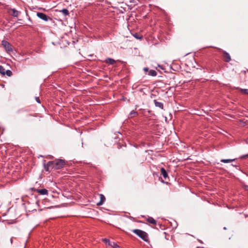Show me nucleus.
<instances>
[{"instance_id":"f03ea898","label":"nucleus","mask_w":248,"mask_h":248,"mask_svg":"<svg viewBox=\"0 0 248 248\" xmlns=\"http://www.w3.org/2000/svg\"><path fill=\"white\" fill-rule=\"evenodd\" d=\"M65 165V161L62 159H58L54 161L53 168L58 170L62 168Z\"/></svg>"},{"instance_id":"393cba45","label":"nucleus","mask_w":248,"mask_h":248,"mask_svg":"<svg viewBox=\"0 0 248 248\" xmlns=\"http://www.w3.org/2000/svg\"><path fill=\"white\" fill-rule=\"evenodd\" d=\"M35 100L37 102H38V103H40L41 102H40V100L39 99V98L38 97H35Z\"/></svg>"},{"instance_id":"ddd939ff","label":"nucleus","mask_w":248,"mask_h":248,"mask_svg":"<svg viewBox=\"0 0 248 248\" xmlns=\"http://www.w3.org/2000/svg\"><path fill=\"white\" fill-rule=\"evenodd\" d=\"M133 36L137 39L141 40L143 38L142 35H140L139 33H135L133 34Z\"/></svg>"},{"instance_id":"aec40b11","label":"nucleus","mask_w":248,"mask_h":248,"mask_svg":"<svg viewBox=\"0 0 248 248\" xmlns=\"http://www.w3.org/2000/svg\"><path fill=\"white\" fill-rule=\"evenodd\" d=\"M6 70L2 66H0V73L2 75H5Z\"/></svg>"},{"instance_id":"6e6552de","label":"nucleus","mask_w":248,"mask_h":248,"mask_svg":"<svg viewBox=\"0 0 248 248\" xmlns=\"http://www.w3.org/2000/svg\"><path fill=\"white\" fill-rule=\"evenodd\" d=\"M100 201L97 203V205H102L106 200L105 197L103 194L100 195Z\"/></svg>"},{"instance_id":"0eeeda50","label":"nucleus","mask_w":248,"mask_h":248,"mask_svg":"<svg viewBox=\"0 0 248 248\" xmlns=\"http://www.w3.org/2000/svg\"><path fill=\"white\" fill-rule=\"evenodd\" d=\"M104 62L106 63H109L111 65H113L116 63V61L112 58H108V59H106L104 61Z\"/></svg>"},{"instance_id":"7ed1b4c3","label":"nucleus","mask_w":248,"mask_h":248,"mask_svg":"<svg viewBox=\"0 0 248 248\" xmlns=\"http://www.w3.org/2000/svg\"><path fill=\"white\" fill-rule=\"evenodd\" d=\"M1 44L7 52H10L13 51V48L11 44L5 40L1 42Z\"/></svg>"},{"instance_id":"c85d7f7f","label":"nucleus","mask_w":248,"mask_h":248,"mask_svg":"<svg viewBox=\"0 0 248 248\" xmlns=\"http://www.w3.org/2000/svg\"><path fill=\"white\" fill-rule=\"evenodd\" d=\"M48 168L47 167H46V169H45L46 171H48Z\"/></svg>"},{"instance_id":"cd10ccee","label":"nucleus","mask_w":248,"mask_h":248,"mask_svg":"<svg viewBox=\"0 0 248 248\" xmlns=\"http://www.w3.org/2000/svg\"><path fill=\"white\" fill-rule=\"evenodd\" d=\"M13 237H12L10 239V242H11V244H13Z\"/></svg>"},{"instance_id":"1a4fd4ad","label":"nucleus","mask_w":248,"mask_h":248,"mask_svg":"<svg viewBox=\"0 0 248 248\" xmlns=\"http://www.w3.org/2000/svg\"><path fill=\"white\" fill-rule=\"evenodd\" d=\"M154 102L155 107H158L162 109H163V104L162 103L158 102L156 100H154Z\"/></svg>"},{"instance_id":"20e7f679","label":"nucleus","mask_w":248,"mask_h":248,"mask_svg":"<svg viewBox=\"0 0 248 248\" xmlns=\"http://www.w3.org/2000/svg\"><path fill=\"white\" fill-rule=\"evenodd\" d=\"M37 16L40 19H41L45 21H47L49 19H50V20L52 19L50 17L46 15L45 14L43 13H39V12L37 13Z\"/></svg>"},{"instance_id":"a211bd4d","label":"nucleus","mask_w":248,"mask_h":248,"mask_svg":"<svg viewBox=\"0 0 248 248\" xmlns=\"http://www.w3.org/2000/svg\"><path fill=\"white\" fill-rule=\"evenodd\" d=\"M138 115V112L134 110H132L129 113V117L132 118Z\"/></svg>"},{"instance_id":"c756f323","label":"nucleus","mask_w":248,"mask_h":248,"mask_svg":"<svg viewBox=\"0 0 248 248\" xmlns=\"http://www.w3.org/2000/svg\"><path fill=\"white\" fill-rule=\"evenodd\" d=\"M232 166H233V167H235L236 166L233 165V164H232Z\"/></svg>"},{"instance_id":"4be33fe9","label":"nucleus","mask_w":248,"mask_h":248,"mask_svg":"<svg viewBox=\"0 0 248 248\" xmlns=\"http://www.w3.org/2000/svg\"><path fill=\"white\" fill-rule=\"evenodd\" d=\"M113 248H120V247L115 242H112L110 245Z\"/></svg>"},{"instance_id":"dca6fc26","label":"nucleus","mask_w":248,"mask_h":248,"mask_svg":"<svg viewBox=\"0 0 248 248\" xmlns=\"http://www.w3.org/2000/svg\"><path fill=\"white\" fill-rule=\"evenodd\" d=\"M60 12L62 13L63 15L65 16H68L69 15V12L67 9L64 8L60 11Z\"/></svg>"},{"instance_id":"7c9ffc66","label":"nucleus","mask_w":248,"mask_h":248,"mask_svg":"<svg viewBox=\"0 0 248 248\" xmlns=\"http://www.w3.org/2000/svg\"><path fill=\"white\" fill-rule=\"evenodd\" d=\"M223 229H224V230H226V229H227L226 227H224V228H223Z\"/></svg>"},{"instance_id":"412c9836","label":"nucleus","mask_w":248,"mask_h":248,"mask_svg":"<svg viewBox=\"0 0 248 248\" xmlns=\"http://www.w3.org/2000/svg\"><path fill=\"white\" fill-rule=\"evenodd\" d=\"M241 92L244 94H248V89H239Z\"/></svg>"},{"instance_id":"9d476101","label":"nucleus","mask_w":248,"mask_h":248,"mask_svg":"<svg viewBox=\"0 0 248 248\" xmlns=\"http://www.w3.org/2000/svg\"><path fill=\"white\" fill-rule=\"evenodd\" d=\"M37 192L41 195H47L48 191L46 189H40L37 190Z\"/></svg>"},{"instance_id":"9b49d317","label":"nucleus","mask_w":248,"mask_h":248,"mask_svg":"<svg viewBox=\"0 0 248 248\" xmlns=\"http://www.w3.org/2000/svg\"><path fill=\"white\" fill-rule=\"evenodd\" d=\"M161 173L164 179H166L168 177V173L164 168H161Z\"/></svg>"},{"instance_id":"39448f33","label":"nucleus","mask_w":248,"mask_h":248,"mask_svg":"<svg viewBox=\"0 0 248 248\" xmlns=\"http://www.w3.org/2000/svg\"><path fill=\"white\" fill-rule=\"evenodd\" d=\"M9 13L13 16L17 17L20 14V12L13 8L9 10Z\"/></svg>"},{"instance_id":"423d86ee","label":"nucleus","mask_w":248,"mask_h":248,"mask_svg":"<svg viewBox=\"0 0 248 248\" xmlns=\"http://www.w3.org/2000/svg\"><path fill=\"white\" fill-rule=\"evenodd\" d=\"M223 57L225 62H229L231 60L229 54L226 51H223Z\"/></svg>"},{"instance_id":"bb28decb","label":"nucleus","mask_w":248,"mask_h":248,"mask_svg":"<svg viewBox=\"0 0 248 248\" xmlns=\"http://www.w3.org/2000/svg\"><path fill=\"white\" fill-rule=\"evenodd\" d=\"M245 189L248 190V186H245Z\"/></svg>"},{"instance_id":"b1692460","label":"nucleus","mask_w":248,"mask_h":248,"mask_svg":"<svg viewBox=\"0 0 248 248\" xmlns=\"http://www.w3.org/2000/svg\"><path fill=\"white\" fill-rule=\"evenodd\" d=\"M248 157V154L241 156L240 158L242 159H245Z\"/></svg>"},{"instance_id":"f8f14e48","label":"nucleus","mask_w":248,"mask_h":248,"mask_svg":"<svg viewBox=\"0 0 248 248\" xmlns=\"http://www.w3.org/2000/svg\"><path fill=\"white\" fill-rule=\"evenodd\" d=\"M147 221L151 224H156V220L152 217H149L147 218Z\"/></svg>"},{"instance_id":"f3484780","label":"nucleus","mask_w":248,"mask_h":248,"mask_svg":"<svg viewBox=\"0 0 248 248\" xmlns=\"http://www.w3.org/2000/svg\"><path fill=\"white\" fill-rule=\"evenodd\" d=\"M149 75L150 76L155 77L157 75L156 72L154 70H151L149 72Z\"/></svg>"},{"instance_id":"6ab92c4d","label":"nucleus","mask_w":248,"mask_h":248,"mask_svg":"<svg viewBox=\"0 0 248 248\" xmlns=\"http://www.w3.org/2000/svg\"><path fill=\"white\" fill-rule=\"evenodd\" d=\"M102 241L105 242L106 244H108V246L111 245L112 242H110L108 239L104 238L102 239Z\"/></svg>"},{"instance_id":"f257e3e1","label":"nucleus","mask_w":248,"mask_h":248,"mask_svg":"<svg viewBox=\"0 0 248 248\" xmlns=\"http://www.w3.org/2000/svg\"><path fill=\"white\" fill-rule=\"evenodd\" d=\"M132 232L144 241L147 242L148 241V236L146 232L139 229L133 230Z\"/></svg>"},{"instance_id":"4468645a","label":"nucleus","mask_w":248,"mask_h":248,"mask_svg":"<svg viewBox=\"0 0 248 248\" xmlns=\"http://www.w3.org/2000/svg\"><path fill=\"white\" fill-rule=\"evenodd\" d=\"M236 159H222L220 161L221 162L224 163H230L232 162H233Z\"/></svg>"},{"instance_id":"5701e85b","label":"nucleus","mask_w":248,"mask_h":248,"mask_svg":"<svg viewBox=\"0 0 248 248\" xmlns=\"http://www.w3.org/2000/svg\"><path fill=\"white\" fill-rule=\"evenodd\" d=\"M5 74L8 77H11L12 75V72L10 70H7L5 71Z\"/></svg>"},{"instance_id":"a878e982","label":"nucleus","mask_w":248,"mask_h":248,"mask_svg":"<svg viewBox=\"0 0 248 248\" xmlns=\"http://www.w3.org/2000/svg\"><path fill=\"white\" fill-rule=\"evenodd\" d=\"M143 70L145 71H148V68L147 67H145V68H144Z\"/></svg>"},{"instance_id":"2eb2a0df","label":"nucleus","mask_w":248,"mask_h":248,"mask_svg":"<svg viewBox=\"0 0 248 248\" xmlns=\"http://www.w3.org/2000/svg\"><path fill=\"white\" fill-rule=\"evenodd\" d=\"M54 161H49L46 164H44L45 169H46V167L49 168V167L52 166L53 167Z\"/></svg>"}]
</instances>
